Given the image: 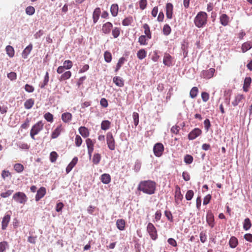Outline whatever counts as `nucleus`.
I'll return each instance as SVG.
<instances>
[{
  "mask_svg": "<svg viewBox=\"0 0 252 252\" xmlns=\"http://www.w3.org/2000/svg\"><path fill=\"white\" fill-rule=\"evenodd\" d=\"M104 60L107 63H110L112 60L111 53L109 51H105L104 54Z\"/></svg>",
  "mask_w": 252,
  "mask_h": 252,
  "instance_id": "obj_49",
  "label": "nucleus"
},
{
  "mask_svg": "<svg viewBox=\"0 0 252 252\" xmlns=\"http://www.w3.org/2000/svg\"><path fill=\"white\" fill-rule=\"evenodd\" d=\"M133 23V19L132 16H129L126 17L122 21V25L124 26H128L131 25Z\"/></svg>",
  "mask_w": 252,
  "mask_h": 252,
  "instance_id": "obj_28",
  "label": "nucleus"
},
{
  "mask_svg": "<svg viewBox=\"0 0 252 252\" xmlns=\"http://www.w3.org/2000/svg\"><path fill=\"white\" fill-rule=\"evenodd\" d=\"M112 28L113 24L110 22H107L102 25L101 32L105 34H108L110 33Z\"/></svg>",
  "mask_w": 252,
  "mask_h": 252,
  "instance_id": "obj_10",
  "label": "nucleus"
},
{
  "mask_svg": "<svg viewBox=\"0 0 252 252\" xmlns=\"http://www.w3.org/2000/svg\"><path fill=\"white\" fill-rule=\"evenodd\" d=\"M175 202L176 204H179L182 201L183 196L181 193V189L180 187L178 185L176 186L175 187Z\"/></svg>",
  "mask_w": 252,
  "mask_h": 252,
  "instance_id": "obj_9",
  "label": "nucleus"
},
{
  "mask_svg": "<svg viewBox=\"0 0 252 252\" xmlns=\"http://www.w3.org/2000/svg\"><path fill=\"white\" fill-rule=\"evenodd\" d=\"M245 99V96L242 94H237L234 99L232 102V104L233 106H237L240 103L243 102Z\"/></svg>",
  "mask_w": 252,
  "mask_h": 252,
  "instance_id": "obj_13",
  "label": "nucleus"
},
{
  "mask_svg": "<svg viewBox=\"0 0 252 252\" xmlns=\"http://www.w3.org/2000/svg\"><path fill=\"white\" fill-rule=\"evenodd\" d=\"M164 215L168 220H169L170 222L173 221V216L170 211L167 210L165 211Z\"/></svg>",
  "mask_w": 252,
  "mask_h": 252,
  "instance_id": "obj_59",
  "label": "nucleus"
},
{
  "mask_svg": "<svg viewBox=\"0 0 252 252\" xmlns=\"http://www.w3.org/2000/svg\"><path fill=\"white\" fill-rule=\"evenodd\" d=\"M121 29L118 27H115L112 30V34L114 38H117L120 34Z\"/></svg>",
  "mask_w": 252,
  "mask_h": 252,
  "instance_id": "obj_45",
  "label": "nucleus"
},
{
  "mask_svg": "<svg viewBox=\"0 0 252 252\" xmlns=\"http://www.w3.org/2000/svg\"><path fill=\"white\" fill-rule=\"evenodd\" d=\"M77 162L78 158L77 157H74L66 168V174H68L70 172V171L77 164Z\"/></svg>",
  "mask_w": 252,
  "mask_h": 252,
  "instance_id": "obj_24",
  "label": "nucleus"
},
{
  "mask_svg": "<svg viewBox=\"0 0 252 252\" xmlns=\"http://www.w3.org/2000/svg\"><path fill=\"white\" fill-rule=\"evenodd\" d=\"M146 55L147 53L143 49L139 50L137 53V57L139 60H143L146 57Z\"/></svg>",
  "mask_w": 252,
  "mask_h": 252,
  "instance_id": "obj_43",
  "label": "nucleus"
},
{
  "mask_svg": "<svg viewBox=\"0 0 252 252\" xmlns=\"http://www.w3.org/2000/svg\"><path fill=\"white\" fill-rule=\"evenodd\" d=\"M11 176V173L9 171L5 170H3L2 171L1 177L3 180H5L6 177Z\"/></svg>",
  "mask_w": 252,
  "mask_h": 252,
  "instance_id": "obj_61",
  "label": "nucleus"
},
{
  "mask_svg": "<svg viewBox=\"0 0 252 252\" xmlns=\"http://www.w3.org/2000/svg\"><path fill=\"white\" fill-rule=\"evenodd\" d=\"M14 169L17 173H21L24 170V166L20 163H16L14 165Z\"/></svg>",
  "mask_w": 252,
  "mask_h": 252,
  "instance_id": "obj_46",
  "label": "nucleus"
},
{
  "mask_svg": "<svg viewBox=\"0 0 252 252\" xmlns=\"http://www.w3.org/2000/svg\"><path fill=\"white\" fill-rule=\"evenodd\" d=\"M206 220L208 225L213 228L214 226V217L211 211H208L206 215Z\"/></svg>",
  "mask_w": 252,
  "mask_h": 252,
  "instance_id": "obj_16",
  "label": "nucleus"
},
{
  "mask_svg": "<svg viewBox=\"0 0 252 252\" xmlns=\"http://www.w3.org/2000/svg\"><path fill=\"white\" fill-rule=\"evenodd\" d=\"M82 143V139L80 135H77L75 138V145L79 147H80Z\"/></svg>",
  "mask_w": 252,
  "mask_h": 252,
  "instance_id": "obj_57",
  "label": "nucleus"
},
{
  "mask_svg": "<svg viewBox=\"0 0 252 252\" xmlns=\"http://www.w3.org/2000/svg\"><path fill=\"white\" fill-rule=\"evenodd\" d=\"M202 133L201 130L198 128H195L191 130L188 134V138L189 140H193L199 136Z\"/></svg>",
  "mask_w": 252,
  "mask_h": 252,
  "instance_id": "obj_11",
  "label": "nucleus"
},
{
  "mask_svg": "<svg viewBox=\"0 0 252 252\" xmlns=\"http://www.w3.org/2000/svg\"><path fill=\"white\" fill-rule=\"evenodd\" d=\"M44 117L45 119L49 122L52 123L53 121V115L50 112L45 113L44 115Z\"/></svg>",
  "mask_w": 252,
  "mask_h": 252,
  "instance_id": "obj_53",
  "label": "nucleus"
},
{
  "mask_svg": "<svg viewBox=\"0 0 252 252\" xmlns=\"http://www.w3.org/2000/svg\"><path fill=\"white\" fill-rule=\"evenodd\" d=\"M10 215L6 214L2 218L1 221V229L5 230L7 228L8 224L10 220Z\"/></svg>",
  "mask_w": 252,
  "mask_h": 252,
  "instance_id": "obj_18",
  "label": "nucleus"
},
{
  "mask_svg": "<svg viewBox=\"0 0 252 252\" xmlns=\"http://www.w3.org/2000/svg\"><path fill=\"white\" fill-rule=\"evenodd\" d=\"M106 142L108 148L112 151L115 149V141L111 132H108L106 134Z\"/></svg>",
  "mask_w": 252,
  "mask_h": 252,
  "instance_id": "obj_6",
  "label": "nucleus"
},
{
  "mask_svg": "<svg viewBox=\"0 0 252 252\" xmlns=\"http://www.w3.org/2000/svg\"><path fill=\"white\" fill-rule=\"evenodd\" d=\"M151 38H148V37L144 35H142L138 38V42L141 45H146L148 44V41Z\"/></svg>",
  "mask_w": 252,
  "mask_h": 252,
  "instance_id": "obj_31",
  "label": "nucleus"
},
{
  "mask_svg": "<svg viewBox=\"0 0 252 252\" xmlns=\"http://www.w3.org/2000/svg\"><path fill=\"white\" fill-rule=\"evenodd\" d=\"M126 61V59L124 57H121L119 59L118 63H117L115 68V72L118 71L121 68L122 66L124 64V63Z\"/></svg>",
  "mask_w": 252,
  "mask_h": 252,
  "instance_id": "obj_42",
  "label": "nucleus"
},
{
  "mask_svg": "<svg viewBox=\"0 0 252 252\" xmlns=\"http://www.w3.org/2000/svg\"><path fill=\"white\" fill-rule=\"evenodd\" d=\"M32 49V44L29 45L23 51L22 57L24 59H26L28 55L30 53Z\"/></svg>",
  "mask_w": 252,
  "mask_h": 252,
  "instance_id": "obj_34",
  "label": "nucleus"
},
{
  "mask_svg": "<svg viewBox=\"0 0 252 252\" xmlns=\"http://www.w3.org/2000/svg\"><path fill=\"white\" fill-rule=\"evenodd\" d=\"M153 151L154 154L156 157H160L162 155L164 151V146L163 144L160 143L156 144L154 147Z\"/></svg>",
  "mask_w": 252,
  "mask_h": 252,
  "instance_id": "obj_8",
  "label": "nucleus"
},
{
  "mask_svg": "<svg viewBox=\"0 0 252 252\" xmlns=\"http://www.w3.org/2000/svg\"><path fill=\"white\" fill-rule=\"evenodd\" d=\"M86 143L88 148V154L91 157L94 151V142L90 138H87L86 140Z\"/></svg>",
  "mask_w": 252,
  "mask_h": 252,
  "instance_id": "obj_19",
  "label": "nucleus"
},
{
  "mask_svg": "<svg viewBox=\"0 0 252 252\" xmlns=\"http://www.w3.org/2000/svg\"><path fill=\"white\" fill-rule=\"evenodd\" d=\"M173 13V5L171 3H167L166 5V17L171 19L172 18Z\"/></svg>",
  "mask_w": 252,
  "mask_h": 252,
  "instance_id": "obj_14",
  "label": "nucleus"
},
{
  "mask_svg": "<svg viewBox=\"0 0 252 252\" xmlns=\"http://www.w3.org/2000/svg\"><path fill=\"white\" fill-rule=\"evenodd\" d=\"M198 93V89L196 87H193L189 92V96L192 98L196 97Z\"/></svg>",
  "mask_w": 252,
  "mask_h": 252,
  "instance_id": "obj_44",
  "label": "nucleus"
},
{
  "mask_svg": "<svg viewBox=\"0 0 252 252\" xmlns=\"http://www.w3.org/2000/svg\"><path fill=\"white\" fill-rule=\"evenodd\" d=\"M72 65L73 63L72 61L70 60H66L63 63V65L59 66L58 67L57 72L58 74H62L64 72V69H69L72 67Z\"/></svg>",
  "mask_w": 252,
  "mask_h": 252,
  "instance_id": "obj_7",
  "label": "nucleus"
},
{
  "mask_svg": "<svg viewBox=\"0 0 252 252\" xmlns=\"http://www.w3.org/2000/svg\"><path fill=\"white\" fill-rule=\"evenodd\" d=\"M139 7L141 10H144L146 8L147 5V0H140L139 2Z\"/></svg>",
  "mask_w": 252,
  "mask_h": 252,
  "instance_id": "obj_60",
  "label": "nucleus"
},
{
  "mask_svg": "<svg viewBox=\"0 0 252 252\" xmlns=\"http://www.w3.org/2000/svg\"><path fill=\"white\" fill-rule=\"evenodd\" d=\"M34 103V100L32 98H30L27 100L24 103V107L27 109H31Z\"/></svg>",
  "mask_w": 252,
  "mask_h": 252,
  "instance_id": "obj_37",
  "label": "nucleus"
},
{
  "mask_svg": "<svg viewBox=\"0 0 252 252\" xmlns=\"http://www.w3.org/2000/svg\"><path fill=\"white\" fill-rule=\"evenodd\" d=\"M238 239L237 238H236L234 236H232L230 238L229 241V244L230 247L231 248H235L237 247L238 245Z\"/></svg>",
  "mask_w": 252,
  "mask_h": 252,
  "instance_id": "obj_38",
  "label": "nucleus"
},
{
  "mask_svg": "<svg viewBox=\"0 0 252 252\" xmlns=\"http://www.w3.org/2000/svg\"><path fill=\"white\" fill-rule=\"evenodd\" d=\"M137 189L145 193L151 195L155 192L156 183L152 180L141 181L139 184Z\"/></svg>",
  "mask_w": 252,
  "mask_h": 252,
  "instance_id": "obj_1",
  "label": "nucleus"
},
{
  "mask_svg": "<svg viewBox=\"0 0 252 252\" xmlns=\"http://www.w3.org/2000/svg\"><path fill=\"white\" fill-rule=\"evenodd\" d=\"M252 48V41H249L244 43L242 45V51L245 53Z\"/></svg>",
  "mask_w": 252,
  "mask_h": 252,
  "instance_id": "obj_27",
  "label": "nucleus"
},
{
  "mask_svg": "<svg viewBox=\"0 0 252 252\" xmlns=\"http://www.w3.org/2000/svg\"><path fill=\"white\" fill-rule=\"evenodd\" d=\"M194 192L192 190H189L187 191L185 197L187 200H190L193 197Z\"/></svg>",
  "mask_w": 252,
  "mask_h": 252,
  "instance_id": "obj_56",
  "label": "nucleus"
},
{
  "mask_svg": "<svg viewBox=\"0 0 252 252\" xmlns=\"http://www.w3.org/2000/svg\"><path fill=\"white\" fill-rule=\"evenodd\" d=\"M13 199L17 203L25 204L28 200L26 194L23 192H17L13 195Z\"/></svg>",
  "mask_w": 252,
  "mask_h": 252,
  "instance_id": "obj_4",
  "label": "nucleus"
},
{
  "mask_svg": "<svg viewBox=\"0 0 252 252\" xmlns=\"http://www.w3.org/2000/svg\"><path fill=\"white\" fill-rule=\"evenodd\" d=\"M101 13L99 7L95 8L93 13V19L94 24H95L98 20Z\"/></svg>",
  "mask_w": 252,
  "mask_h": 252,
  "instance_id": "obj_23",
  "label": "nucleus"
},
{
  "mask_svg": "<svg viewBox=\"0 0 252 252\" xmlns=\"http://www.w3.org/2000/svg\"><path fill=\"white\" fill-rule=\"evenodd\" d=\"M201 98L204 102L207 101L209 99V94L206 92L201 93Z\"/></svg>",
  "mask_w": 252,
  "mask_h": 252,
  "instance_id": "obj_64",
  "label": "nucleus"
},
{
  "mask_svg": "<svg viewBox=\"0 0 252 252\" xmlns=\"http://www.w3.org/2000/svg\"><path fill=\"white\" fill-rule=\"evenodd\" d=\"M252 223L249 218H246L244 220L243 222V229L245 230H248L252 227Z\"/></svg>",
  "mask_w": 252,
  "mask_h": 252,
  "instance_id": "obj_39",
  "label": "nucleus"
},
{
  "mask_svg": "<svg viewBox=\"0 0 252 252\" xmlns=\"http://www.w3.org/2000/svg\"><path fill=\"white\" fill-rule=\"evenodd\" d=\"M113 81L118 87H122L124 86V81L120 77H114L113 79Z\"/></svg>",
  "mask_w": 252,
  "mask_h": 252,
  "instance_id": "obj_26",
  "label": "nucleus"
},
{
  "mask_svg": "<svg viewBox=\"0 0 252 252\" xmlns=\"http://www.w3.org/2000/svg\"><path fill=\"white\" fill-rule=\"evenodd\" d=\"M63 129V128L62 125H59L52 132L51 134V138L53 139L57 138L60 135Z\"/></svg>",
  "mask_w": 252,
  "mask_h": 252,
  "instance_id": "obj_22",
  "label": "nucleus"
},
{
  "mask_svg": "<svg viewBox=\"0 0 252 252\" xmlns=\"http://www.w3.org/2000/svg\"><path fill=\"white\" fill-rule=\"evenodd\" d=\"M219 19L220 24L223 26H226L228 25L230 22L229 17L226 14H221Z\"/></svg>",
  "mask_w": 252,
  "mask_h": 252,
  "instance_id": "obj_17",
  "label": "nucleus"
},
{
  "mask_svg": "<svg viewBox=\"0 0 252 252\" xmlns=\"http://www.w3.org/2000/svg\"><path fill=\"white\" fill-rule=\"evenodd\" d=\"M126 225V222L123 219H118L116 221V226L118 229L120 230H123L125 229Z\"/></svg>",
  "mask_w": 252,
  "mask_h": 252,
  "instance_id": "obj_33",
  "label": "nucleus"
},
{
  "mask_svg": "<svg viewBox=\"0 0 252 252\" xmlns=\"http://www.w3.org/2000/svg\"><path fill=\"white\" fill-rule=\"evenodd\" d=\"M49 76L48 72H46L44 76L43 82L41 84L40 87L41 88H44L46 86L49 82Z\"/></svg>",
  "mask_w": 252,
  "mask_h": 252,
  "instance_id": "obj_47",
  "label": "nucleus"
},
{
  "mask_svg": "<svg viewBox=\"0 0 252 252\" xmlns=\"http://www.w3.org/2000/svg\"><path fill=\"white\" fill-rule=\"evenodd\" d=\"M101 159V156L99 154H94L92 161L94 164H97L99 163Z\"/></svg>",
  "mask_w": 252,
  "mask_h": 252,
  "instance_id": "obj_48",
  "label": "nucleus"
},
{
  "mask_svg": "<svg viewBox=\"0 0 252 252\" xmlns=\"http://www.w3.org/2000/svg\"><path fill=\"white\" fill-rule=\"evenodd\" d=\"M44 123L42 121H39L35 124L32 127L30 131V136L33 140H35V135L38 134L43 128Z\"/></svg>",
  "mask_w": 252,
  "mask_h": 252,
  "instance_id": "obj_3",
  "label": "nucleus"
},
{
  "mask_svg": "<svg viewBox=\"0 0 252 252\" xmlns=\"http://www.w3.org/2000/svg\"><path fill=\"white\" fill-rule=\"evenodd\" d=\"M58 157V155L56 152H52L50 154V160L52 162H55Z\"/></svg>",
  "mask_w": 252,
  "mask_h": 252,
  "instance_id": "obj_51",
  "label": "nucleus"
},
{
  "mask_svg": "<svg viewBox=\"0 0 252 252\" xmlns=\"http://www.w3.org/2000/svg\"><path fill=\"white\" fill-rule=\"evenodd\" d=\"M111 14L113 17H116L118 15L119 12V6L117 3L112 4L110 7Z\"/></svg>",
  "mask_w": 252,
  "mask_h": 252,
  "instance_id": "obj_25",
  "label": "nucleus"
},
{
  "mask_svg": "<svg viewBox=\"0 0 252 252\" xmlns=\"http://www.w3.org/2000/svg\"><path fill=\"white\" fill-rule=\"evenodd\" d=\"M111 125V123L108 120H104L101 122V128L102 130H106L108 129Z\"/></svg>",
  "mask_w": 252,
  "mask_h": 252,
  "instance_id": "obj_40",
  "label": "nucleus"
},
{
  "mask_svg": "<svg viewBox=\"0 0 252 252\" xmlns=\"http://www.w3.org/2000/svg\"><path fill=\"white\" fill-rule=\"evenodd\" d=\"M143 28L144 30L145 35L147 36L148 38H152V33L149 26L147 24L145 23L143 24Z\"/></svg>",
  "mask_w": 252,
  "mask_h": 252,
  "instance_id": "obj_36",
  "label": "nucleus"
},
{
  "mask_svg": "<svg viewBox=\"0 0 252 252\" xmlns=\"http://www.w3.org/2000/svg\"><path fill=\"white\" fill-rule=\"evenodd\" d=\"M208 15L205 12H199L194 19V24L198 28H203L207 24Z\"/></svg>",
  "mask_w": 252,
  "mask_h": 252,
  "instance_id": "obj_2",
  "label": "nucleus"
},
{
  "mask_svg": "<svg viewBox=\"0 0 252 252\" xmlns=\"http://www.w3.org/2000/svg\"><path fill=\"white\" fill-rule=\"evenodd\" d=\"M134 124L136 126L139 123V114L137 112H133L132 114Z\"/></svg>",
  "mask_w": 252,
  "mask_h": 252,
  "instance_id": "obj_55",
  "label": "nucleus"
},
{
  "mask_svg": "<svg viewBox=\"0 0 252 252\" xmlns=\"http://www.w3.org/2000/svg\"><path fill=\"white\" fill-rule=\"evenodd\" d=\"M13 190H8L6 192H2L0 194V196L2 198H6L10 196L13 193Z\"/></svg>",
  "mask_w": 252,
  "mask_h": 252,
  "instance_id": "obj_62",
  "label": "nucleus"
},
{
  "mask_svg": "<svg viewBox=\"0 0 252 252\" xmlns=\"http://www.w3.org/2000/svg\"><path fill=\"white\" fill-rule=\"evenodd\" d=\"M147 231L152 240H156L158 238V235L157 229L152 223L149 222L148 223Z\"/></svg>",
  "mask_w": 252,
  "mask_h": 252,
  "instance_id": "obj_5",
  "label": "nucleus"
},
{
  "mask_svg": "<svg viewBox=\"0 0 252 252\" xmlns=\"http://www.w3.org/2000/svg\"><path fill=\"white\" fill-rule=\"evenodd\" d=\"M46 192V189L44 187H41L37 191L35 195V200L36 201H39L45 195Z\"/></svg>",
  "mask_w": 252,
  "mask_h": 252,
  "instance_id": "obj_20",
  "label": "nucleus"
},
{
  "mask_svg": "<svg viewBox=\"0 0 252 252\" xmlns=\"http://www.w3.org/2000/svg\"><path fill=\"white\" fill-rule=\"evenodd\" d=\"M193 158L190 155H186L184 157V161L186 164H190L193 162Z\"/></svg>",
  "mask_w": 252,
  "mask_h": 252,
  "instance_id": "obj_52",
  "label": "nucleus"
},
{
  "mask_svg": "<svg viewBox=\"0 0 252 252\" xmlns=\"http://www.w3.org/2000/svg\"><path fill=\"white\" fill-rule=\"evenodd\" d=\"M35 9L32 6H29L26 8V13L29 15H32L34 13Z\"/></svg>",
  "mask_w": 252,
  "mask_h": 252,
  "instance_id": "obj_54",
  "label": "nucleus"
},
{
  "mask_svg": "<svg viewBox=\"0 0 252 252\" xmlns=\"http://www.w3.org/2000/svg\"><path fill=\"white\" fill-rule=\"evenodd\" d=\"M79 133L84 137H87L89 135V131L87 128L85 126H81L79 128Z\"/></svg>",
  "mask_w": 252,
  "mask_h": 252,
  "instance_id": "obj_32",
  "label": "nucleus"
},
{
  "mask_svg": "<svg viewBox=\"0 0 252 252\" xmlns=\"http://www.w3.org/2000/svg\"><path fill=\"white\" fill-rule=\"evenodd\" d=\"M252 82V79L250 77H246L243 84V89L245 92H248Z\"/></svg>",
  "mask_w": 252,
  "mask_h": 252,
  "instance_id": "obj_21",
  "label": "nucleus"
},
{
  "mask_svg": "<svg viewBox=\"0 0 252 252\" xmlns=\"http://www.w3.org/2000/svg\"><path fill=\"white\" fill-rule=\"evenodd\" d=\"M72 119V115L69 112L64 113L62 115V119L64 123H68Z\"/></svg>",
  "mask_w": 252,
  "mask_h": 252,
  "instance_id": "obj_35",
  "label": "nucleus"
},
{
  "mask_svg": "<svg viewBox=\"0 0 252 252\" xmlns=\"http://www.w3.org/2000/svg\"><path fill=\"white\" fill-rule=\"evenodd\" d=\"M5 50H6V54L9 57L12 58L14 56V53H15L14 50L11 46H10V45L7 46L6 47Z\"/></svg>",
  "mask_w": 252,
  "mask_h": 252,
  "instance_id": "obj_41",
  "label": "nucleus"
},
{
  "mask_svg": "<svg viewBox=\"0 0 252 252\" xmlns=\"http://www.w3.org/2000/svg\"><path fill=\"white\" fill-rule=\"evenodd\" d=\"M8 246V243L6 241L0 242V252H4L6 247Z\"/></svg>",
  "mask_w": 252,
  "mask_h": 252,
  "instance_id": "obj_58",
  "label": "nucleus"
},
{
  "mask_svg": "<svg viewBox=\"0 0 252 252\" xmlns=\"http://www.w3.org/2000/svg\"><path fill=\"white\" fill-rule=\"evenodd\" d=\"M162 31L164 34L168 35L171 33V29L168 24H166L163 26Z\"/></svg>",
  "mask_w": 252,
  "mask_h": 252,
  "instance_id": "obj_50",
  "label": "nucleus"
},
{
  "mask_svg": "<svg viewBox=\"0 0 252 252\" xmlns=\"http://www.w3.org/2000/svg\"><path fill=\"white\" fill-rule=\"evenodd\" d=\"M101 182L105 184H108L111 182V176L109 174L104 173L100 177Z\"/></svg>",
  "mask_w": 252,
  "mask_h": 252,
  "instance_id": "obj_30",
  "label": "nucleus"
},
{
  "mask_svg": "<svg viewBox=\"0 0 252 252\" xmlns=\"http://www.w3.org/2000/svg\"><path fill=\"white\" fill-rule=\"evenodd\" d=\"M71 72L70 71H65L59 78V80L62 82L69 79L71 77Z\"/></svg>",
  "mask_w": 252,
  "mask_h": 252,
  "instance_id": "obj_29",
  "label": "nucleus"
},
{
  "mask_svg": "<svg viewBox=\"0 0 252 252\" xmlns=\"http://www.w3.org/2000/svg\"><path fill=\"white\" fill-rule=\"evenodd\" d=\"M161 213L160 210H158L156 211L155 215V220L154 221H159L161 217Z\"/></svg>",
  "mask_w": 252,
  "mask_h": 252,
  "instance_id": "obj_63",
  "label": "nucleus"
},
{
  "mask_svg": "<svg viewBox=\"0 0 252 252\" xmlns=\"http://www.w3.org/2000/svg\"><path fill=\"white\" fill-rule=\"evenodd\" d=\"M215 72V68H211L207 70H203L202 72V76L205 79H210L213 77Z\"/></svg>",
  "mask_w": 252,
  "mask_h": 252,
  "instance_id": "obj_12",
  "label": "nucleus"
},
{
  "mask_svg": "<svg viewBox=\"0 0 252 252\" xmlns=\"http://www.w3.org/2000/svg\"><path fill=\"white\" fill-rule=\"evenodd\" d=\"M173 62L172 57L168 53H165L163 60L164 64L168 66H170L172 65Z\"/></svg>",
  "mask_w": 252,
  "mask_h": 252,
  "instance_id": "obj_15",
  "label": "nucleus"
}]
</instances>
